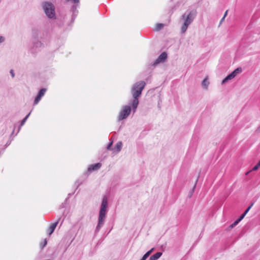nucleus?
<instances>
[{"label":"nucleus","mask_w":260,"mask_h":260,"mask_svg":"<svg viewBox=\"0 0 260 260\" xmlns=\"http://www.w3.org/2000/svg\"><path fill=\"white\" fill-rule=\"evenodd\" d=\"M146 85V83L143 81H140L135 83L132 86L131 93L133 98L131 105L133 112H135L139 104L138 98L141 96L142 90Z\"/></svg>","instance_id":"f257e3e1"},{"label":"nucleus","mask_w":260,"mask_h":260,"mask_svg":"<svg viewBox=\"0 0 260 260\" xmlns=\"http://www.w3.org/2000/svg\"><path fill=\"white\" fill-rule=\"evenodd\" d=\"M108 208V198L107 196H104L103 198L101 205L99 216L98 218V224L95 229V232L98 233L100 230L105 223L106 213Z\"/></svg>","instance_id":"f03ea898"},{"label":"nucleus","mask_w":260,"mask_h":260,"mask_svg":"<svg viewBox=\"0 0 260 260\" xmlns=\"http://www.w3.org/2000/svg\"><path fill=\"white\" fill-rule=\"evenodd\" d=\"M196 15V11H191L188 13H185L182 15L181 18L184 20V23L181 27V32L182 34L186 32L188 26L193 21Z\"/></svg>","instance_id":"7ed1b4c3"},{"label":"nucleus","mask_w":260,"mask_h":260,"mask_svg":"<svg viewBox=\"0 0 260 260\" xmlns=\"http://www.w3.org/2000/svg\"><path fill=\"white\" fill-rule=\"evenodd\" d=\"M43 10L50 19L55 18V7L51 2H44L42 5Z\"/></svg>","instance_id":"20e7f679"},{"label":"nucleus","mask_w":260,"mask_h":260,"mask_svg":"<svg viewBox=\"0 0 260 260\" xmlns=\"http://www.w3.org/2000/svg\"><path fill=\"white\" fill-rule=\"evenodd\" d=\"M131 110L132 109L130 106L126 105L123 106L119 113L118 120L121 121L123 119H126L130 114Z\"/></svg>","instance_id":"39448f33"},{"label":"nucleus","mask_w":260,"mask_h":260,"mask_svg":"<svg viewBox=\"0 0 260 260\" xmlns=\"http://www.w3.org/2000/svg\"><path fill=\"white\" fill-rule=\"evenodd\" d=\"M242 72L241 68H238L233 71L231 73L228 75L221 82L222 84H224L234 78L238 74Z\"/></svg>","instance_id":"423d86ee"},{"label":"nucleus","mask_w":260,"mask_h":260,"mask_svg":"<svg viewBox=\"0 0 260 260\" xmlns=\"http://www.w3.org/2000/svg\"><path fill=\"white\" fill-rule=\"evenodd\" d=\"M167 58V54L166 52H162L153 62V66H155L160 62H164Z\"/></svg>","instance_id":"0eeeda50"},{"label":"nucleus","mask_w":260,"mask_h":260,"mask_svg":"<svg viewBox=\"0 0 260 260\" xmlns=\"http://www.w3.org/2000/svg\"><path fill=\"white\" fill-rule=\"evenodd\" d=\"M101 166L102 165L101 163H97L94 165H90L88 168V171L91 172L92 171L98 170L101 167Z\"/></svg>","instance_id":"6e6552de"},{"label":"nucleus","mask_w":260,"mask_h":260,"mask_svg":"<svg viewBox=\"0 0 260 260\" xmlns=\"http://www.w3.org/2000/svg\"><path fill=\"white\" fill-rule=\"evenodd\" d=\"M60 218L58 219V220L55 223H51L49 228V235H51L53 232H54L55 229L56 228L58 222H59V220Z\"/></svg>","instance_id":"1a4fd4ad"},{"label":"nucleus","mask_w":260,"mask_h":260,"mask_svg":"<svg viewBox=\"0 0 260 260\" xmlns=\"http://www.w3.org/2000/svg\"><path fill=\"white\" fill-rule=\"evenodd\" d=\"M162 252H158L151 255L149 258V260H157L162 255Z\"/></svg>","instance_id":"9d476101"},{"label":"nucleus","mask_w":260,"mask_h":260,"mask_svg":"<svg viewBox=\"0 0 260 260\" xmlns=\"http://www.w3.org/2000/svg\"><path fill=\"white\" fill-rule=\"evenodd\" d=\"M209 82L208 81V77H206L202 82V85L204 88L207 89Z\"/></svg>","instance_id":"9b49d317"},{"label":"nucleus","mask_w":260,"mask_h":260,"mask_svg":"<svg viewBox=\"0 0 260 260\" xmlns=\"http://www.w3.org/2000/svg\"><path fill=\"white\" fill-rule=\"evenodd\" d=\"M42 45V43L40 41H37L36 42H35L33 44L32 46V49L35 48L37 49L38 48H40ZM35 51H36V49H35Z\"/></svg>","instance_id":"f8f14e48"},{"label":"nucleus","mask_w":260,"mask_h":260,"mask_svg":"<svg viewBox=\"0 0 260 260\" xmlns=\"http://www.w3.org/2000/svg\"><path fill=\"white\" fill-rule=\"evenodd\" d=\"M122 143L121 142L119 141L117 143V144L115 146V148L116 149L117 152L120 151L121 148H122Z\"/></svg>","instance_id":"ddd939ff"},{"label":"nucleus","mask_w":260,"mask_h":260,"mask_svg":"<svg viewBox=\"0 0 260 260\" xmlns=\"http://www.w3.org/2000/svg\"><path fill=\"white\" fill-rule=\"evenodd\" d=\"M46 91V88H42L39 92L38 95L42 98L44 95Z\"/></svg>","instance_id":"4468645a"},{"label":"nucleus","mask_w":260,"mask_h":260,"mask_svg":"<svg viewBox=\"0 0 260 260\" xmlns=\"http://www.w3.org/2000/svg\"><path fill=\"white\" fill-rule=\"evenodd\" d=\"M164 24L162 23H157L156 25L155 30H159L161 29L164 27Z\"/></svg>","instance_id":"2eb2a0df"},{"label":"nucleus","mask_w":260,"mask_h":260,"mask_svg":"<svg viewBox=\"0 0 260 260\" xmlns=\"http://www.w3.org/2000/svg\"><path fill=\"white\" fill-rule=\"evenodd\" d=\"M30 112H29L23 119L21 121V126H22L24 123L25 122H26V120L27 119V118H28L29 116L30 115Z\"/></svg>","instance_id":"dca6fc26"},{"label":"nucleus","mask_w":260,"mask_h":260,"mask_svg":"<svg viewBox=\"0 0 260 260\" xmlns=\"http://www.w3.org/2000/svg\"><path fill=\"white\" fill-rule=\"evenodd\" d=\"M41 98H42V97L38 94V95L35 99L34 105H35L38 104V103L41 100Z\"/></svg>","instance_id":"f3484780"},{"label":"nucleus","mask_w":260,"mask_h":260,"mask_svg":"<svg viewBox=\"0 0 260 260\" xmlns=\"http://www.w3.org/2000/svg\"><path fill=\"white\" fill-rule=\"evenodd\" d=\"M47 243V240L46 239H45L44 240L43 243H41L40 244V246L43 248L46 245Z\"/></svg>","instance_id":"a211bd4d"},{"label":"nucleus","mask_w":260,"mask_h":260,"mask_svg":"<svg viewBox=\"0 0 260 260\" xmlns=\"http://www.w3.org/2000/svg\"><path fill=\"white\" fill-rule=\"evenodd\" d=\"M240 221L237 219L236 220H235L231 225V228H234L235 226H236Z\"/></svg>","instance_id":"6ab92c4d"},{"label":"nucleus","mask_w":260,"mask_h":260,"mask_svg":"<svg viewBox=\"0 0 260 260\" xmlns=\"http://www.w3.org/2000/svg\"><path fill=\"white\" fill-rule=\"evenodd\" d=\"M150 255V253L149 252H147L142 257L143 258V259H145L146 260V258L149 256Z\"/></svg>","instance_id":"aec40b11"},{"label":"nucleus","mask_w":260,"mask_h":260,"mask_svg":"<svg viewBox=\"0 0 260 260\" xmlns=\"http://www.w3.org/2000/svg\"><path fill=\"white\" fill-rule=\"evenodd\" d=\"M259 167H260V166H258V164H257L250 171H256L259 168Z\"/></svg>","instance_id":"412c9836"},{"label":"nucleus","mask_w":260,"mask_h":260,"mask_svg":"<svg viewBox=\"0 0 260 260\" xmlns=\"http://www.w3.org/2000/svg\"><path fill=\"white\" fill-rule=\"evenodd\" d=\"M253 205V203H251V205L248 207V208L244 212L247 214Z\"/></svg>","instance_id":"4be33fe9"},{"label":"nucleus","mask_w":260,"mask_h":260,"mask_svg":"<svg viewBox=\"0 0 260 260\" xmlns=\"http://www.w3.org/2000/svg\"><path fill=\"white\" fill-rule=\"evenodd\" d=\"M112 144H113V141H111L109 144L107 146V149L108 150H111V146L112 145Z\"/></svg>","instance_id":"5701e85b"},{"label":"nucleus","mask_w":260,"mask_h":260,"mask_svg":"<svg viewBox=\"0 0 260 260\" xmlns=\"http://www.w3.org/2000/svg\"><path fill=\"white\" fill-rule=\"evenodd\" d=\"M5 38L3 36H0V43L4 42L5 41Z\"/></svg>","instance_id":"b1692460"},{"label":"nucleus","mask_w":260,"mask_h":260,"mask_svg":"<svg viewBox=\"0 0 260 260\" xmlns=\"http://www.w3.org/2000/svg\"><path fill=\"white\" fill-rule=\"evenodd\" d=\"M10 73L11 75L12 78H14L15 77V74L13 70H10Z\"/></svg>","instance_id":"393cba45"},{"label":"nucleus","mask_w":260,"mask_h":260,"mask_svg":"<svg viewBox=\"0 0 260 260\" xmlns=\"http://www.w3.org/2000/svg\"><path fill=\"white\" fill-rule=\"evenodd\" d=\"M256 133H260V125L256 129Z\"/></svg>","instance_id":"a878e982"},{"label":"nucleus","mask_w":260,"mask_h":260,"mask_svg":"<svg viewBox=\"0 0 260 260\" xmlns=\"http://www.w3.org/2000/svg\"><path fill=\"white\" fill-rule=\"evenodd\" d=\"M154 248H151L150 250H149L148 251V252H149L150 253V254L153 251Z\"/></svg>","instance_id":"bb28decb"},{"label":"nucleus","mask_w":260,"mask_h":260,"mask_svg":"<svg viewBox=\"0 0 260 260\" xmlns=\"http://www.w3.org/2000/svg\"><path fill=\"white\" fill-rule=\"evenodd\" d=\"M243 218L244 217H243L242 215H241L238 219L239 221H240L241 220H242Z\"/></svg>","instance_id":"cd10ccee"},{"label":"nucleus","mask_w":260,"mask_h":260,"mask_svg":"<svg viewBox=\"0 0 260 260\" xmlns=\"http://www.w3.org/2000/svg\"><path fill=\"white\" fill-rule=\"evenodd\" d=\"M225 17H223L221 19L220 21V24H221V23L224 21Z\"/></svg>","instance_id":"c85d7f7f"},{"label":"nucleus","mask_w":260,"mask_h":260,"mask_svg":"<svg viewBox=\"0 0 260 260\" xmlns=\"http://www.w3.org/2000/svg\"><path fill=\"white\" fill-rule=\"evenodd\" d=\"M228 10H226V11H225V14H224V15L223 17H226V16L227 15V14H228Z\"/></svg>","instance_id":"c756f323"},{"label":"nucleus","mask_w":260,"mask_h":260,"mask_svg":"<svg viewBox=\"0 0 260 260\" xmlns=\"http://www.w3.org/2000/svg\"><path fill=\"white\" fill-rule=\"evenodd\" d=\"M246 213H245V212H244V213L242 214V216H243V217H245V216L246 215Z\"/></svg>","instance_id":"7c9ffc66"},{"label":"nucleus","mask_w":260,"mask_h":260,"mask_svg":"<svg viewBox=\"0 0 260 260\" xmlns=\"http://www.w3.org/2000/svg\"><path fill=\"white\" fill-rule=\"evenodd\" d=\"M257 164H258V166H260V160L258 161V162Z\"/></svg>","instance_id":"2f4dec72"},{"label":"nucleus","mask_w":260,"mask_h":260,"mask_svg":"<svg viewBox=\"0 0 260 260\" xmlns=\"http://www.w3.org/2000/svg\"><path fill=\"white\" fill-rule=\"evenodd\" d=\"M140 260H145V259H143V258L142 257Z\"/></svg>","instance_id":"473e14b6"}]
</instances>
